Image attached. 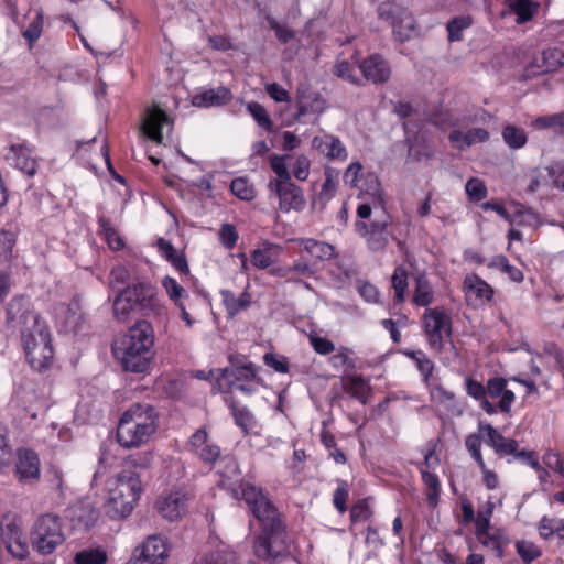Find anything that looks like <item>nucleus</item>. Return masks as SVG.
<instances>
[{
    "label": "nucleus",
    "mask_w": 564,
    "mask_h": 564,
    "mask_svg": "<svg viewBox=\"0 0 564 564\" xmlns=\"http://www.w3.org/2000/svg\"><path fill=\"white\" fill-rule=\"evenodd\" d=\"M154 329L141 319L131 326L113 344V354L123 369L131 372L145 371L154 356Z\"/></svg>",
    "instance_id": "f257e3e1"
},
{
    "label": "nucleus",
    "mask_w": 564,
    "mask_h": 564,
    "mask_svg": "<svg viewBox=\"0 0 564 564\" xmlns=\"http://www.w3.org/2000/svg\"><path fill=\"white\" fill-rule=\"evenodd\" d=\"M159 426V414L150 404H132L121 416L117 426V441L124 448L147 444Z\"/></svg>",
    "instance_id": "f03ea898"
},
{
    "label": "nucleus",
    "mask_w": 564,
    "mask_h": 564,
    "mask_svg": "<svg viewBox=\"0 0 564 564\" xmlns=\"http://www.w3.org/2000/svg\"><path fill=\"white\" fill-rule=\"evenodd\" d=\"M106 512L112 519H122L131 514L140 498L142 486L140 477L131 470H123L107 480Z\"/></svg>",
    "instance_id": "7ed1b4c3"
},
{
    "label": "nucleus",
    "mask_w": 564,
    "mask_h": 564,
    "mask_svg": "<svg viewBox=\"0 0 564 564\" xmlns=\"http://www.w3.org/2000/svg\"><path fill=\"white\" fill-rule=\"evenodd\" d=\"M144 315H160L164 307L158 299L154 288L144 282L121 290L113 301V314L119 321H127L133 311Z\"/></svg>",
    "instance_id": "20e7f679"
},
{
    "label": "nucleus",
    "mask_w": 564,
    "mask_h": 564,
    "mask_svg": "<svg viewBox=\"0 0 564 564\" xmlns=\"http://www.w3.org/2000/svg\"><path fill=\"white\" fill-rule=\"evenodd\" d=\"M31 545L41 555H50L61 546L65 540L62 519L54 513L40 516L30 533Z\"/></svg>",
    "instance_id": "39448f33"
},
{
    "label": "nucleus",
    "mask_w": 564,
    "mask_h": 564,
    "mask_svg": "<svg viewBox=\"0 0 564 564\" xmlns=\"http://www.w3.org/2000/svg\"><path fill=\"white\" fill-rule=\"evenodd\" d=\"M241 494L250 511L260 522L261 531L285 525L282 514L261 488L250 484H243Z\"/></svg>",
    "instance_id": "423d86ee"
},
{
    "label": "nucleus",
    "mask_w": 564,
    "mask_h": 564,
    "mask_svg": "<svg viewBox=\"0 0 564 564\" xmlns=\"http://www.w3.org/2000/svg\"><path fill=\"white\" fill-rule=\"evenodd\" d=\"M241 494L250 511L260 522L261 531L285 525L282 514L261 488L250 484H243Z\"/></svg>",
    "instance_id": "0eeeda50"
},
{
    "label": "nucleus",
    "mask_w": 564,
    "mask_h": 564,
    "mask_svg": "<svg viewBox=\"0 0 564 564\" xmlns=\"http://www.w3.org/2000/svg\"><path fill=\"white\" fill-rule=\"evenodd\" d=\"M241 494L250 511L260 522L261 531L285 525L282 514L261 488L250 484H243Z\"/></svg>",
    "instance_id": "6e6552de"
},
{
    "label": "nucleus",
    "mask_w": 564,
    "mask_h": 564,
    "mask_svg": "<svg viewBox=\"0 0 564 564\" xmlns=\"http://www.w3.org/2000/svg\"><path fill=\"white\" fill-rule=\"evenodd\" d=\"M377 12L379 19L390 23L395 41L404 43L419 35L417 22L408 8L393 1H384L379 4Z\"/></svg>",
    "instance_id": "1a4fd4ad"
},
{
    "label": "nucleus",
    "mask_w": 564,
    "mask_h": 564,
    "mask_svg": "<svg viewBox=\"0 0 564 564\" xmlns=\"http://www.w3.org/2000/svg\"><path fill=\"white\" fill-rule=\"evenodd\" d=\"M291 542L285 525L264 530L257 536L253 550L257 557L269 563L282 562L291 555Z\"/></svg>",
    "instance_id": "9d476101"
},
{
    "label": "nucleus",
    "mask_w": 564,
    "mask_h": 564,
    "mask_svg": "<svg viewBox=\"0 0 564 564\" xmlns=\"http://www.w3.org/2000/svg\"><path fill=\"white\" fill-rule=\"evenodd\" d=\"M486 111L477 110L473 115H464L454 122V128L448 134L452 145L460 151L489 139V132L482 128L473 127L475 123L486 119Z\"/></svg>",
    "instance_id": "9b49d317"
},
{
    "label": "nucleus",
    "mask_w": 564,
    "mask_h": 564,
    "mask_svg": "<svg viewBox=\"0 0 564 564\" xmlns=\"http://www.w3.org/2000/svg\"><path fill=\"white\" fill-rule=\"evenodd\" d=\"M22 345L26 358L34 369L41 371L52 364L54 349L50 332L43 333V328H41L36 336L26 333Z\"/></svg>",
    "instance_id": "f8f14e48"
},
{
    "label": "nucleus",
    "mask_w": 564,
    "mask_h": 564,
    "mask_svg": "<svg viewBox=\"0 0 564 564\" xmlns=\"http://www.w3.org/2000/svg\"><path fill=\"white\" fill-rule=\"evenodd\" d=\"M423 325L430 345L441 350L444 336L452 335V321L443 307L426 308L423 314Z\"/></svg>",
    "instance_id": "ddd939ff"
},
{
    "label": "nucleus",
    "mask_w": 564,
    "mask_h": 564,
    "mask_svg": "<svg viewBox=\"0 0 564 564\" xmlns=\"http://www.w3.org/2000/svg\"><path fill=\"white\" fill-rule=\"evenodd\" d=\"M8 323L20 332L21 340H24L26 333L36 336L37 332L43 328V333L48 328L40 315L34 311L22 308L20 303H11L8 308Z\"/></svg>",
    "instance_id": "4468645a"
},
{
    "label": "nucleus",
    "mask_w": 564,
    "mask_h": 564,
    "mask_svg": "<svg viewBox=\"0 0 564 564\" xmlns=\"http://www.w3.org/2000/svg\"><path fill=\"white\" fill-rule=\"evenodd\" d=\"M169 556L166 540L153 534L134 550L133 558L128 564H163Z\"/></svg>",
    "instance_id": "2eb2a0df"
},
{
    "label": "nucleus",
    "mask_w": 564,
    "mask_h": 564,
    "mask_svg": "<svg viewBox=\"0 0 564 564\" xmlns=\"http://www.w3.org/2000/svg\"><path fill=\"white\" fill-rule=\"evenodd\" d=\"M463 292L467 305L481 307L488 304L495 294L494 288L475 273L464 278Z\"/></svg>",
    "instance_id": "dca6fc26"
},
{
    "label": "nucleus",
    "mask_w": 564,
    "mask_h": 564,
    "mask_svg": "<svg viewBox=\"0 0 564 564\" xmlns=\"http://www.w3.org/2000/svg\"><path fill=\"white\" fill-rule=\"evenodd\" d=\"M4 158L29 177H33L37 172V160L33 156V150L26 142L10 144Z\"/></svg>",
    "instance_id": "f3484780"
},
{
    "label": "nucleus",
    "mask_w": 564,
    "mask_h": 564,
    "mask_svg": "<svg viewBox=\"0 0 564 564\" xmlns=\"http://www.w3.org/2000/svg\"><path fill=\"white\" fill-rule=\"evenodd\" d=\"M173 121L169 115L158 106H152L147 109L142 122V130L144 134L156 143L163 140V130L166 127L171 131Z\"/></svg>",
    "instance_id": "a211bd4d"
},
{
    "label": "nucleus",
    "mask_w": 564,
    "mask_h": 564,
    "mask_svg": "<svg viewBox=\"0 0 564 564\" xmlns=\"http://www.w3.org/2000/svg\"><path fill=\"white\" fill-rule=\"evenodd\" d=\"M564 64V53L558 48H547L536 54L525 68L528 77L556 72Z\"/></svg>",
    "instance_id": "6ab92c4d"
},
{
    "label": "nucleus",
    "mask_w": 564,
    "mask_h": 564,
    "mask_svg": "<svg viewBox=\"0 0 564 564\" xmlns=\"http://www.w3.org/2000/svg\"><path fill=\"white\" fill-rule=\"evenodd\" d=\"M270 192L279 198V208L284 213L290 210L302 212L305 208L306 200L302 188L292 181L282 185L275 184Z\"/></svg>",
    "instance_id": "aec40b11"
},
{
    "label": "nucleus",
    "mask_w": 564,
    "mask_h": 564,
    "mask_svg": "<svg viewBox=\"0 0 564 564\" xmlns=\"http://www.w3.org/2000/svg\"><path fill=\"white\" fill-rule=\"evenodd\" d=\"M356 231L366 239L372 251H380L386 248L389 240L388 220H375L370 225L364 221L355 224Z\"/></svg>",
    "instance_id": "412c9836"
},
{
    "label": "nucleus",
    "mask_w": 564,
    "mask_h": 564,
    "mask_svg": "<svg viewBox=\"0 0 564 564\" xmlns=\"http://www.w3.org/2000/svg\"><path fill=\"white\" fill-rule=\"evenodd\" d=\"M187 495L182 491H172L160 496L155 501L156 511L166 520L175 521L182 518L187 510Z\"/></svg>",
    "instance_id": "4be33fe9"
},
{
    "label": "nucleus",
    "mask_w": 564,
    "mask_h": 564,
    "mask_svg": "<svg viewBox=\"0 0 564 564\" xmlns=\"http://www.w3.org/2000/svg\"><path fill=\"white\" fill-rule=\"evenodd\" d=\"M312 148L329 161L344 162L348 158V151L343 141L330 133L315 135L312 140Z\"/></svg>",
    "instance_id": "5701e85b"
},
{
    "label": "nucleus",
    "mask_w": 564,
    "mask_h": 564,
    "mask_svg": "<svg viewBox=\"0 0 564 564\" xmlns=\"http://www.w3.org/2000/svg\"><path fill=\"white\" fill-rule=\"evenodd\" d=\"M15 475L22 482H31L40 477V459L30 448H20L17 452Z\"/></svg>",
    "instance_id": "b1692460"
},
{
    "label": "nucleus",
    "mask_w": 564,
    "mask_h": 564,
    "mask_svg": "<svg viewBox=\"0 0 564 564\" xmlns=\"http://www.w3.org/2000/svg\"><path fill=\"white\" fill-rule=\"evenodd\" d=\"M359 68L364 77L373 84H383L391 76V68L388 62L380 55L375 54L364 59Z\"/></svg>",
    "instance_id": "393cba45"
},
{
    "label": "nucleus",
    "mask_w": 564,
    "mask_h": 564,
    "mask_svg": "<svg viewBox=\"0 0 564 564\" xmlns=\"http://www.w3.org/2000/svg\"><path fill=\"white\" fill-rule=\"evenodd\" d=\"M508 381L502 377H494L487 381V395L492 399H499L497 410L505 414H510L516 395L513 391L507 388Z\"/></svg>",
    "instance_id": "a878e982"
},
{
    "label": "nucleus",
    "mask_w": 564,
    "mask_h": 564,
    "mask_svg": "<svg viewBox=\"0 0 564 564\" xmlns=\"http://www.w3.org/2000/svg\"><path fill=\"white\" fill-rule=\"evenodd\" d=\"M479 432H485L486 443L500 456L514 455L519 447L516 440L505 437L491 424L479 422Z\"/></svg>",
    "instance_id": "bb28decb"
},
{
    "label": "nucleus",
    "mask_w": 564,
    "mask_h": 564,
    "mask_svg": "<svg viewBox=\"0 0 564 564\" xmlns=\"http://www.w3.org/2000/svg\"><path fill=\"white\" fill-rule=\"evenodd\" d=\"M299 246L306 252L311 259V263H315V268L325 261H329L336 257L333 245L319 241L313 238H301L297 240Z\"/></svg>",
    "instance_id": "cd10ccee"
},
{
    "label": "nucleus",
    "mask_w": 564,
    "mask_h": 564,
    "mask_svg": "<svg viewBox=\"0 0 564 564\" xmlns=\"http://www.w3.org/2000/svg\"><path fill=\"white\" fill-rule=\"evenodd\" d=\"M231 362H234L231 360ZM256 377L254 368L251 362L246 365H235L232 367L221 370L220 376L217 378L219 388L224 391L231 389L238 384V381H249Z\"/></svg>",
    "instance_id": "c85d7f7f"
},
{
    "label": "nucleus",
    "mask_w": 564,
    "mask_h": 564,
    "mask_svg": "<svg viewBox=\"0 0 564 564\" xmlns=\"http://www.w3.org/2000/svg\"><path fill=\"white\" fill-rule=\"evenodd\" d=\"M366 189H362L364 198L368 196L369 202L360 204L357 208V215L361 219L370 217L372 207H381L383 204L381 185L375 175H368L366 178Z\"/></svg>",
    "instance_id": "c756f323"
},
{
    "label": "nucleus",
    "mask_w": 564,
    "mask_h": 564,
    "mask_svg": "<svg viewBox=\"0 0 564 564\" xmlns=\"http://www.w3.org/2000/svg\"><path fill=\"white\" fill-rule=\"evenodd\" d=\"M297 116H304L307 112L322 113L325 109V100L319 94L312 91L308 87L302 85L296 91Z\"/></svg>",
    "instance_id": "7c9ffc66"
},
{
    "label": "nucleus",
    "mask_w": 564,
    "mask_h": 564,
    "mask_svg": "<svg viewBox=\"0 0 564 564\" xmlns=\"http://www.w3.org/2000/svg\"><path fill=\"white\" fill-rule=\"evenodd\" d=\"M232 99L230 90L224 86L212 88L196 94L193 105L196 107H216L228 104Z\"/></svg>",
    "instance_id": "2f4dec72"
},
{
    "label": "nucleus",
    "mask_w": 564,
    "mask_h": 564,
    "mask_svg": "<svg viewBox=\"0 0 564 564\" xmlns=\"http://www.w3.org/2000/svg\"><path fill=\"white\" fill-rule=\"evenodd\" d=\"M343 389L362 404H367L371 393L370 384L358 375L346 376L341 379Z\"/></svg>",
    "instance_id": "473e14b6"
},
{
    "label": "nucleus",
    "mask_w": 564,
    "mask_h": 564,
    "mask_svg": "<svg viewBox=\"0 0 564 564\" xmlns=\"http://www.w3.org/2000/svg\"><path fill=\"white\" fill-rule=\"evenodd\" d=\"M432 402L443 406L453 414L460 415L463 413L462 405L457 402L454 392L446 390L441 384H435L430 389Z\"/></svg>",
    "instance_id": "72a5a7b5"
},
{
    "label": "nucleus",
    "mask_w": 564,
    "mask_h": 564,
    "mask_svg": "<svg viewBox=\"0 0 564 564\" xmlns=\"http://www.w3.org/2000/svg\"><path fill=\"white\" fill-rule=\"evenodd\" d=\"M324 175L325 181L322 185L321 192L317 198L313 202V206L319 205L322 209L334 197L337 191L339 171L327 166L325 167Z\"/></svg>",
    "instance_id": "f704fd0d"
},
{
    "label": "nucleus",
    "mask_w": 564,
    "mask_h": 564,
    "mask_svg": "<svg viewBox=\"0 0 564 564\" xmlns=\"http://www.w3.org/2000/svg\"><path fill=\"white\" fill-rule=\"evenodd\" d=\"M220 295L230 317H234L241 311L247 310L252 303V296L247 291H243L238 297H236L234 292L229 290H221Z\"/></svg>",
    "instance_id": "c9c22d12"
},
{
    "label": "nucleus",
    "mask_w": 564,
    "mask_h": 564,
    "mask_svg": "<svg viewBox=\"0 0 564 564\" xmlns=\"http://www.w3.org/2000/svg\"><path fill=\"white\" fill-rule=\"evenodd\" d=\"M466 392L469 397L479 402V406L489 415L497 413V406L487 399V384L484 386L479 381L467 378L465 381Z\"/></svg>",
    "instance_id": "e433bc0d"
},
{
    "label": "nucleus",
    "mask_w": 564,
    "mask_h": 564,
    "mask_svg": "<svg viewBox=\"0 0 564 564\" xmlns=\"http://www.w3.org/2000/svg\"><path fill=\"white\" fill-rule=\"evenodd\" d=\"M476 536L481 545L495 552L498 558L503 556V546L509 543V539L501 530L476 532Z\"/></svg>",
    "instance_id": "4c0bfd02"
},
{
    "label": "nucleus",
    "mask_w": 564,
    "mask_h": 564,
    "mask_svg": "<svg viewBox=\"0 0 564 564\" xmlns=\"http://www.w3.org/2000/svg\"><path fill=\"white\" fill-rule=\"evenodd\" d=\"M229 409L234 416L235 423L248 435L257 427V420L247 406H239L232 399L229 401Z\"/></svg>",
    "instance_id": "58836bf2"
},
{
    "label": "nucleus",
    "mask_w": 564,
    "mask_h": 564,
    "mask_svg": "<svg viewBox=\"0 0 564 564\" xmlns=\"http://www.w3.org/2000/svg\"><path fill=\"white\" fill-rule=\"evenodd\" d=\"M510 11L517 15V23L530 21L538 10V4L532 0H507Z\"/></svg>",
    "instance_id": "ea45409f"
},
{
    "label": "nucleus",
    "mask_w": 564,
    "mask_h": 564,
    "mask_svg": "<svg viewBox=\"0 0 564 564\" xmlns=\"http://www.w3.org/2000/svg\"><path fill=\"white\" fill-rule=\"evenodd\" d=\"M290 156L286 155H272L270 158V165L272 171L276 174V177L271 180L268 184V188L271 189L275 187V184L282 185L291 181V174L286 167V160Z\"/></svg>",
    "instance_id": "a19ab883"
},
{
    "label": "nucleus",
    "mask_w": 564,
    "mask_h": 564,
    "mask_svg": "<svg viewBox=\"0 0 564 564\" xmlns=\"http://www.w3.org/2000/svg\"><path fill=\"white\" fill-rule=\"evenodd\" d=\"M434 300L432 285L423 274L415 278V290L412 297L414 304L419 306H427Z\"/></svg>",
    "instance_id": "79ce46f5"
},
{
    "label": "nucleus",
    "mask_w": 564,
    "mask_h": 564,
    "mask_svg": "<svg viewBox=\"0 0 564 564\" xmlns=\"http://www.w3.org/2000/svg\"><path fill=\"white\" fill-rule=\"evenodd\" d=\"M158 246L163 256L174 265L175 269L184 274L189 272L185 257L183 254H178L170 241L159 239Z\"/></svg>",
    "instance_id": "37998d69"
},
{
    "label": "nucleus",
    "mask_w": 564,
    "mask_h": 564,
    "mask_svg": "<svg viewBox=\"0 0 564 564\" xmlns=\"http://www.w3.org/2000/svg\"><path fill=\"white\" fill-rule=\"evenodd\" d=\"M536 130L552 129L555 133H564V112L536 117L531 121Z\"/></svg>",
    "instance_id": "c03bdc74"
},
{
    "label": "nucleus",
    "mask_w": 564,
    "mask_h": 564,
    "mask_svg": "<svg viewBox=\"0 0 564 564\" xmlns=\"http://www.w3.org/2000/svg\"><path fill=\"white\" fill-rule=\"evenodd\" d=\"M279 248L272 245L256 249L251 253V263L258 269H267L276 261Z\"/></svg>",
    "instance_id": "a18cd8bd"
},
{
    "label": "nucleus",
    "mask_w": 564,
    "mask_h": 564,
    "mask_svg": "<svg viewBox=\"0 0 564 564\" xmlns=\"http://www.w3.org/2000/svg\"><path fill=\"white\" fill-rule=\"evenodd\" d=\"M540 535L549 540L554 535L564 539V519L549 518L544 516L539 523Z\"/></svg>",
    "instance_id": "49530a36"
},
{
    "label": "nucleus",
    "mask_w": 564,
    "mask_h": 564,
    "mask_svg": "<svg viewBox=\"0 0 564 564\" xmlns=\"http://www.w3.org/2000/svg\"><path fill=\"white\" fill-rule=\"evenodd\" d=\"M0 536L6 547L23 539L20 525L14 518L6 517L0 523Z\"/></svg>",
    "instance_id": "de8ad7c7"
},
{
    "label": "nucleus",
    "mask_w": 564,
    "mask_h": 564,
    "mask_svg": "<svg viewBox=\"0 0 564 564\" xmlns=\"http://www.w3.org/2000/svg\"><path fill=\"white\" fill-rule=\"evenodd\" d=\"M488 268L499 269L501 272L508 274L511 281L520 283L523 281V273L517 267L509 263L505 256H496L488 263Z\"/></svg>",
    "instance_id": "09e8293b"
},
{
    "label": "nucleus",
    "mask_w": 564,
    "mask_h": 564,
    "mask_svg": "<svg viewBox=\"0 0 564 564\" xmlns=\"http://www.w3.org/2000/svg\"><path fill=\"white\" fill-rule=\"evenodd\" d=\"M502 138L509 148L516 150L523 148L528 140L525 131L513 124H508L503 128Z\"/></svg>",
    "instance_id": "8fccbe9b"
},
{
    "label": "nucleus",
    "mask_w": 564,
    "mask_h": 564,
    "mask_svg": "<svg viewBox=\"0 0 564 564\" xmlns=\"http://www.w3.org/2000/svg\"><path fill=\"white\" fill-rule=\"evenodd\" d=\"M162 286L164 288L169 299L173 301L175 306L183 304L184 300L188 297L186 290L173 278L164 276L162 280Z\"/></svg>",
    "instance_id": "3c124183"
},
{
    "label": "nucleus",
    "mask_w": 564,
    "mask_h": 564,
    "mask_svg": "<svg viewBox=\"0 0 564 564\" xmlns=\"http://www.w3.org/2000/svg\"><path fill=\"white\" fill-rule=\"evenodd\" d=\"M392 288L394 290V299L397 302L402 303L405 299L408 290V272L403 267H397L392 279Z\"/></svg>",
    "instance_id": "603ef678"
},
{
    "label": "nucleus",
    "mask_w": 564,
    "mask_h": 564,
    "mask_svg": "<svg viewBox=\"0 0 564 564\" xmlns=\"http://www.w3.org/2000/svg\"><path fill=\"white\" fill-rule=\"evenodd\" d=\"M485 432L471 433L465 438V446L470 456L475 459L479 467H484V457L481 455L482 436Z\"/></svg>",
    "instance_id": "864d4df0"
},
{
    "label": "nucleus",
    "mask_w": 564,
    "mask_h": 564,
    "mask_svg": "<svg viewBox=\"0 0 564 564\" xmlns=\"http://www.w3.org/2000/svg\"><path fill=\"white\" fill-rule=\"evenodd\" d=\"M74 562L76 564H106L107 554L101 549H85L76 553Z\"/></svg>",
    "instance_id": "5fc2aeb1"
},
{
    "label": "nucleus",
    "mask_w": 564,
    "mask_h": 564,
    "mask_svg": "<svg viewBox=\"0 0 564 564\" xmlns=\"http://www.w3.org/2000/svg\"><path fill=\"white\" fill-rule=\"evenodd\" d=\"M65 326L70 332H77L83 321V313L79 301L76 299L72 300L65 311Z\"/></svg>",
    "instance_id": "6e6d98bb"
},
{
    "label": "nucleus",
    "mask_w": 564,
    "mask_h": 564,
    "mask_svg": "<svg viewBox=\"0 0 564 564\" xmlns=\"http://www.w3.org/2000/svg\"><path fill=\"white\" fill-rule=\"evenodd\" d=\"M44 18L42 12L36 11L34 18L23 31L22 35L26 40L30 47L41 37L43 31Z\"/></svg>",
    "instance_id": "4d7b16f0"
},
{
    "label": "nucleus",
    "mask_w": 564,
    "mask_h": 564,
    "mask_svg": "<svg viewBox=\"0 0 564 564\" xmlns=\"http://www.w3.org/2000/svg\"><path fill=\"white\" fill-rule=\"evenodd\" d=\"M231 193L242 199L252 200L256 197V191L252 185L249 184L245 177H237L230 184Z\"/></svg>",
    "instance_id": "13d9d810"
},
{
    "label": "nucleus",
    "mask_w": 564,
    "mask_h": 564,
    "mask_svg": "<svg viewBox=\"0 0 564 564\" xmlns=\"http://www.w3.org/2000/svg\"><path fill=\"white\" fill-rule=\"evenodd\" d=\"M247 110L252 116V118L257 121L259 127H261L262 129H264L267 131L272 130V127H273L272 121L262 105H260L259 102H256V101L249 102L247 105Z\"/></svg>",
    "instance_id": "bf43d9fd"
},
{
    "label": "nucleus",
    "mask_w": 564,
    "mask_h": 564,
    "mask_svg": "<svg viewBox=\"0 0 564 564\" xmlns=\"http://www.w3.org/2000/svg\"><path fill=\"white\" fill-rule=\"evenodd\" d=\"M516 551L522 561L527 564H530L534 560L539 558L542 554L541 550L533 542L524 540L516 542Z\"/></svg>",
    "instance_id": "052dcab7"
},
{
    "label": "nucleus",
    "mask_w": 564,
    "mask_h": 564,
    "mask_svg": "<svg viewBox=\"0 0 564 564\" xmlns=\"http://www.w3.org/2000/svg\"><path fill=\"white\" fill-rule=\"evenodd\" d=\"M471 19L469 17H456L447 23L449 42L460 41L462 32L469 28Z\"/></svg>",
    "instance_id": "680f3d73"
},
{
    "label": "nucleus",
    "mask_w": 564,
    "mask_h": 564,
    "mask_svg": "<svg viewBox=\"0 0 564 564\" xmlns=\"http://www.w3.org/2000/svg\"><path fill=\"white\" fill-rule=\"evenodd\" d=\"M494 502L487 501L482 507L478 509L477 517L475 520V533L488 531L490 529V521L494 513Z\"/></svg>",
    "instance_id": "e2e57ef3"
},
{
    "label": "nucleus",
    "mask_w": 564,
    "mask_h": 564,
    "mask_svg": "<svg viewBox=\"0 0 564 564\" xmlns=\"http://www.w3.org/2000/svg\"><path fill=\"white\" fill-rule=\"evenodd\" d=\"M197 564H237V556L231 551H216L202 557Z\"/></svg>",
    "instance_id": "0e129e2a"
},
{
    "label": "nucleus",
    "mask_w": 564,
    "mask_h": 564,
    "mask_svg": "<svg viewBox=\"0 0 564 564\" xmlns=\"http://www.w3.org/2000/svg\"><path fill=\"white\" fill-rule=\"evenodd\" d=\"M99 227L111 249L119 250L123 246L122 239L106 218L99 219Z\"/></svg>",
    "instance_id": "69168bd1"
},
{
    "label": "nucleus",
    "mask_w": 564,
    "mask_h": 564,
    "mask_svg": "<svg viewBox=\"0 0 564 564\" xmlns=\"http://www.w3.org/2000/svg\"><path fill=\"white\" fill-rule=\"evenodd\" d=\"M465 189L469 199L474 202H479L486 198L488 193L484 181L476 177H471L467 181Z\"/></svg>",
    "instance_id": "338daca9"
},
{
    "label": "nucleus",
    "mask_w": 564,
    "mask_h": 564,
    "mask_svg": "<svg viewBox=\"0 0 564 564\" xmlns=\"http://www.w3.org/2000/svg\"><path fill=\"white\" fill-rule=\"evenodd\" d=\"M330 362L334 368L344 371L355 368V361L350 358V350L346 347H340L337 354L330 357Z\"/></svg>",
    "instance_id": "774afa93"
}]
</instances>
